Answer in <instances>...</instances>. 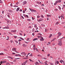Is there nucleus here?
I'll list each match as a JSON object with an SVG mask.
<instances>
[{
	"label": "nucleus",
	"mask_w": 65,
	"mask_h": 65,
	"mask_svg": "<svg viewBox=\"0 0 65 65\" xmlns=\"http://www.w3.org/2000/svg\"><path fill=\"white\" fill-rule=\"evenodd\" d=\"M41 2H40V3H39V4H41Z\"/></svg>",
	"instance_id": "nucleus-10"
},
{
	"label": "nucleus",
	"mask_w": 65,
	"mask_h": 65,
	"mask_svg": "<svg viewBox=\"0 0 65 65\" xmlns=\"http://www.w3.org/2000/svg\"><path fill=\"white\" fill-rule=\"evenodd\" d=\"M27 1H24L23 2V5H25L26 4H27Z\"/></svg>",
	"instance_id": "nucleus-1"
},
{
	"label": "nucleus",
	"mask_w": 65,
	"mask_h": 65,
	"mask_svg": "<svg viewBox=\"0 0 65 65\" xmlns=\"http://www.w3.org/2000/svg\"><path fill=\"white\" fill-rule=\"evenodd\" d=\"M0 3H3V2L1 1V0H0Z\"/></svg>",
	"instance_id": "nucleus-6"
},
{
	"label": "nucleus",
	"mask_w": 65,
	"mask_h": 65,
	"mask_svg": "<svg viewBox=\"0 0 65 65\" xmlns=\"http://www.w3.org/2000/svg\"><path fill=\"white\" fill-rule=\"evenodd\" d=\"M57 3H58V2L57 1H56V2L54 4V5H56V4H57Z\"/></svg>",
	"instance_id": "nucleus-4"
},
{
	"label": "nucleus",
	"mask_w": 65,
	"mask_h": 65,
	"mask_svg": "<svg viewBox=\"0 0 65 65\" xmlns=\"http://www.w3.org/2000/svg\"><path fill=\"white\" fill-rule=\"evenodd\" d=\"M64 4H65V2H64Z\"/></svg>",
	"instance_id": "nucleus-12"
},
{
	"label": "nucleus",
	"mask_w": 65,
	"mask_h": 65,
	"mask_svg": "<svg viewBox=\"0 0 65 65\" xmlns=\"http://www.w3.org/2000/svg\"><path fill=\"white\" fill-rule=\"evenodd\" d=\"M63 7H65V5H63Z\"/></svg>",
	"instance_id": "nucleus-9"
},
{
	"label": "nucleus",
	"mask_w": 65,
	"mask_h": 65,
	"mask_svg": "<svg viewBox=\"0 0 65 65\" xmlns=\"http://www.w3.org/2000/svg\"><path fill=\"white\" fill-rule=\"evenodd\" d=\"M13 6L14 7H18L17 8H20L19 7V6H17L16 5H14V6Z\"/></svg>",
	"instance_id": "nucleus-2"
},
{
	"label": "nucleus",
	"mask_w": 65,
	"mask_h": 65,
	"mask_svg": "<svg viewBox=\"0 0 65 65\" xmlns=\"http://www.w3.org/2000/svg\"><path fill=\"white\" fill-rule=\"evenodd\" d=\"M58 7L59 8H61V7H60L59 6H58Z\"/></svg>",
	"instance_id": "nucleus-8"
},
{
	"label": "nucleus",
	"mask_w": 65,
	"mask_h": 65,
	"mask_svg": "<svg viewBox=\"0 0 65 65\" xmlns=\"http://www.w3.org/2000/svg\"><path fill=\"white\" fill-rule=\"evenodd\" d=\"M42 6H44V5L43 4H42Z\"/></svg>",
	"instance_id": "nucleus-11"
},
{
	"label": "nucleus",
	"mask_w": 65,
	"mask_h": 65,
	"mask_svg": "<svg viewBox=\"0 0 65 65\" xmlns=\"http://www.w3.org/2000/svg\"><path fill=\"white\" fill-rule=\"evenodd\" d=\"M57 2H58V3H60V2H61V0H59Z\"/></svg>",
	"instance_id": "nucleus-3"
},
{
	"label": "nucleus",
	"mask_w": 65,
	"mask_h": 65,
	"mask_svg": "<svg viewBox=\"0 0 65 65\" xmlns=\"http://www.w3.org/2000/svg\"><path fill=\"white\" fill-rule=\"evenodd\" d=\"M19 3H20L19 2H18L16 3V4H17V5H18V4H19Z\"/></svg>",
	"instance_id": "nucleus-5"
},
{
	"label": "nucleus",
	"mask_w": 65,
	"mask_h": 65,
	"mask_svg": "<svg viewBox=\"0 0 65 65\" xmlns=\"http://www.w3.org/2000/svg\"><path fill=\"white\" fill-rule=\"evenodd\" d=\"M10 6H12V3H11L10 4Z\"/></svg>",
	"instance_id": "nucleus-7"
},
{
	"label": "nucleus",
	"mask_w": 65,
	"mask_h": 65,
	"mask_svg": "<svg viewBox=\"0 0 65 65\" xmlns=\"http://www.w3.org/2000/svg\"><path fill=\"white\" fill-rule=\"evenodd\" d=\"M4 1H5V0H3Z\"/></svg>",
	"instance_id": "nucleus-13"
}]
</instances>
